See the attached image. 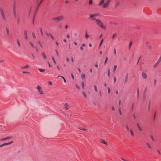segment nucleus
I'll use <instances>...</instances> for the list:
<instances>
[{
	"label": "nucleus",
	"instance_id": "obj_1",
	"mask_svg": "<svg viewBox=\"0 0 161 161\" xmlns=\"http://www.w3.org/2000/svg\"><path fill=\"white\" fill-rule=\"evenodd\" d=\"M95 22L96 24L101 28L105 30L106 26L103 25V22L99 19H96Z\"/></svg>",
	"mask_w": 161,
	"mask_h": 161
},
{
	"label": "nucleus",
	"instance_id": "obj_2",
	"mask_svg": "<svg viewBox=\"0 0 161 161\" xmlns=\"http://www.w3.org/2000/svg\"><path fill=\"white\" fill-rule=\"evenodd\" d=\"M64 19V17L63 15H60L58 16L57 17L53 18L52 19L57 21H59L63 20Z\"/></svg>",
	"mask_w": 161,
	"mask_h": 161
},
{
	"label": "nucleus",
	"instance_id": "obj_3",
	"mask_svg": "<svg viewBox=\"0 0 161 161\" xmlns=\"http://www.w3.org/2000/svg\"><path fill=\"white\" fill-rule=\"evenodd\" d=\"M99 14H90V15L89 16V19H91L92 20H96V19H96V18H93L94 17L97 16Z\"/></svg>",
	"mask_w": 161,
	"mask_h": 161
},
{
	"label": "nucleus",
	"instance_id": "obj_4",
	"mask_svg": "<svg viewBox=\"0 0 161 161\" xmlns=\"http://www.w3.org/2000/svg\"><path fill=\"white\" fill-rule=\"evenodd\" d=\"M110 0H108L106 3H105L103 6V8H106L109 6L110 3Z\"/></svg>",
	"mask_w": 161,
	"mask_h": 161
},
{
	"label": "nucleus",
	"instance_id": "obj_5",
	"mask_svg": "<svg viewBox=\"0 0 161 161\" xmlns=\"http://www.w3.org/2000/svg\"><path fill=\"white\" fill-rule=\"evenodd\" d=\"M0 11L2 15V18L4 20H6V18L5 15L4 11L2 10V8H0Z\"/></svg>",
	"mask_w": 161,
	"mask_h": 161
},
{
	"label": "nucleus",
	"instance_id": "obj_6",
	"mask_svg": "<svg viewBox=\"0 0 161 161\" xmlns=\"http://www.w3.org/2000/svg\"><path fill=\"white\" fill-rule=\"evenodd\" d=\"M69 105L67 103H65L64 104V108H65V110H67L69 109Z\"/></svg>",
	"mask_w": 161,
	"mask_h": 161
},
{
	"label": "nucleus",
	"instance_id": "obj_7",
	"mask_svg": "<svg viewBox=\"0 0 161 161\" xmlns=\"http://www.w3.org/2000/svg\"><path fill=\"white\" fill-rule=\"evenodd\" d=\"M142 76L143 78L146 79L147 78V76L146 74L144 73H142Z\"/></svg>",
	"mask_w": 161,
	"mask_h": 161
},
{
	"label": "nucleus",
	"instance_id": "obj_8",
	"mask_svg": "<svg viewBox=\"0 0 161 161\" xmlns=\"http://www.w3.org/2000/svg\"><path fill=\"white\" fill-rule=\"evenodd\" d=\"M128 73H127L126 74V76L125 77V83H126L127 81L128 80Z\"/></svg>",
	"mask_w": 161,
	"mask_h": 161
},
{
	"label": "nucleus",
	"instance_id": "obj_9",
	"mask_svg": "<svg viewBox=\"0 0 161 161\" xmlns=\"http://www.w3.org/2000/svg\"><path fill=\"white\" fill-rule=\"evenodd\" d=\"M24 37L25 39L27 40L28 38L27 36V32L26 31H24Z\"/></svg>",
	"mask_w": 161,
	"mask_h": 161
},
{
	"label": "nucleus",
	"instance_id": "obj_10",
	"mask_svg": "<svg viewBox=\"0 0 161 161\" xmlns=\"http://www.w3.org/2000/svg\"><path fill=\"white\" fill-rule=\"evenodd\" d=\"M42 56L44 59H46L47 58V56L44 53H43L42 54Z\"/></svg>",
	"mask_w": 161,
	"mask_h": 161
},
{
	"label": "nucleus",
	"instance_id": "obj_11",
	"mask_svg": "<svg viewBox=\"0 0 161 161\" xmlns=\"http://www.w3.org/2000/svg\"><path fill=\"white\" fill-rule=\"evenodd\" d=\"M10 138H11V137H6V138H3L1 139H0V141H4L5 140L8 139Z\"/></svg>",
	"mask_w": 161,
	"mask_h": 161
},
{
	"label": "nucleus",
	"instance_id": "obj_12",
	"mask_svg": "<svg viewBox=\"0 0 161 161\" xmlns=\"http://www.w3.org/2000/svg\"><path fill=\"white\" fill-rule=\"evenodd\" d=\"M104 2V0H101V2H100V3H99V5L101 6L102 5H103Z\"/></svg>",
	"mask_w": 161,
	"mask_h": 161
},
{
	"label": "nucleus",
	"instance_id": "obj_13",
	"mask_svg": "<svg viewBox=\"0 0 161 161\" xmlns=\"http://www.w3.org/2000/svg\"><path fill=\"white\" fill-rule=\"evenodd\" d=\"M32 36L34 39H36V36L35 34V33L34 32H32Z\"/></svg>",
	"mask_w": 161,
	"mask_h": 161
},
{
	"label": "nucleus",
	"instance_id": "obj_14",
	"mask_svg": "<svg viewBox=\"0 0 161 161\" xmlns=\"http://www.w3.org/2000/svg\"><path fill=\"white\" fill-rule=\"evenodd\" d=\"M38 70L40 72H43L45 71V69H40V68L38 69Z\"/></svg>",
	"mask_w": 161,
	"mask_h": 161
},
{
	"label": "nucleus",
	"instance_id": "obj_15",
	"mask_svg": "<svg viewBox=\"0 0 161 161\" xmlns=\"http://www.w3.org/2000/svg\"><path fill=\"white\" fill-rule=\"evenodd\" d=\"M147 46L148 50H151L152 49V47L150 45H147Z\"/></svg>",
	"mask_w": 161,
	"mask_h": 161
},
{
	"label": "nucleus",
	"instance_id": "obj_16",
	"mask_svg": "<svg viewBox=\"0 0 161 161\" xmlns=\"http://www.w3.org/2000/svg\"><path fill=\"white\" fill-rule=\"evenodd\" d=\"M159 63H158V62H157L154 65L153 68H155L157 67V66H158V65L159 64Z\"/></svg>",
	"mask_w": 161,
	"mask_h": 161
},
{
	"label": "nucleus",
	"instance_id": "obj_17",
	"mask_svg": "<svg viewBox=\"0 0 161 161\" xmlns=\"http://www.w3.org/2000/svg\"><path fill=\"white\" fill-rule=\"evenodd\" d=\"M116 68H117V66L116 65H115L114 67V69H113V72H114L115 71Z\"/></svg>",
	"mask_w": 161,
	"mask_h": 161
},
{
	"label": "nucleus",
	"instance_id": "obj_18",
	"mask_svg": "<svg viewBox=\"0 0 161 161\" xmlns=\"http://www.w3.org/2000/svg\"><path fill=\"white\" fill-rule=\"evenodd\" d=\"M6 32H7V35L8 36H9V31L8 29V28H6Z\"/></svg>",
	"mask_w": 161,
	"mask_h": 161
},
{
	"label": "nucleus",
	"instance_id": "obj_19",
	"mask_svg": "<svg viewBox=\"0 0 161 161\" xmlns=\"http://www.w3.org/2000/svg\"><path fill=\"white\" fill-rule=\"evenodd\" d=\"M45 34L46 35V36H47V37H49V36H51L52 35L51 34H48V33H47V32H45Z\"/></svg>",
	"mask_w": 161,
	"mask_h": 161
},
{
	"label": "nucleus",
	"instance_id": "obj_20",
	"mask_svg": "<svg viewBox=\"0 0 161 161\" xmlns=\"http://www.w3.org/2000/svg\"><path fill=\"white\" fill-rule=\"evenodd\" d=\"M17 43L18 45V46L19 47H21V45L20 44V42L18 40H17Z\"/></svg>",
	"mask_w": 161,
	"mask_h": 161
},
{
	"label": "nucleus",
	"instance_id": "obj_21",
	"mask_svg": "<svg viewBox=\"0 0 161 161\" xmlns=\"http://www.w3.org/2000/svg\"><path fill=\"white\" fill-rule=\"evenodd\" d=\"M101 142L102 143H103L104 144H106V145H107V143L106 142H105L103 140H102L101 141Z\"/></svg>",
	"mask_w": 161,
	"mask_h": 161
},
{
	"label": "nucleus",
	"instance_id": "obj_22",
	"mask_svg": "<svg viewBox=\"0 0 161 161\" xmlns=\"http://www.w3.org/2000/svg\"><path fill=\"white\" fill-rule=\"evenodd\" d=\"M137 127H138V129L140 131H142V128L140 127L139 125L138 124H137Z\"/></svg>",
	"mask_w": 161,
	"mask_h": 161
},
{
	"label": "nucleus",
	"instance_id": "obj_23",
	"mask_svg": "<svg viewBox=\"0 0 161 161\" xmlns=\"http://www.w3.org/2000/svg\"><path fill=\"white\" fill-rule=\"evenodd\" d=\"M86 77L85 75V74H82L81 75V78L82 79H84Z\"/></svg>",
	"mask_w": 161,
	"mask_h": 161
},
{
	"label": "nucleus",
	"instance_id": "obj_24",
	"mask_svg": "<svg viewBox=\"0 0 161 161\" xmlns=\"http://www.w3.org/2000/svg\"><path fill=\"white\" fill-rule=\"evenodd\" d=\"M43 0H41L40 1V3H39L37 8V9H38V8H39V7L40 6V5L41 3H42V2L43 1Z\"/></svg>",
	"mask_w": 161,
	"mask_h": 161
},
{
	"label": "nucleus",
	"instance_id": "obj_25",
	"mask_svg": "<svg viewBox=\"0 0 161 161\" xmlns=\"http://www.w3.org/2000/svg\"><path fill=\"white\" fill-rule=\"evenodd\" d=\"M52 60H53V62L54 63V64H56V61H55V60L54 59V58L53 57H52Z\"/></svg>",
	"mask_w": 161,
	"mask_h": 161
},
{
	"label": "nucleus",
	"instance_id": "obj_26",
	"mask_svg": "<svg viewBox=\"0 0 161 161\" xmlns=\"http://www.w3.org/2000/svg\"><path fill=\"white\" fill-rule=\"evenodd\" d=\"M108 59L107 57H106L104 62V64H107L108 61Z\"/></svg>",
	"mask_w": 161,
	"mask_h": 161
},
{
	"label": "nucleus",
	"instance_id": "obj_27",
	"mask_svg": "<svg viewBox=\"0 0 161 161\" xmlns=\"http://www.w3.org/2000/svg\"><path fill=\"white\" fill-rule=\"evenodd\" d=\"M13 12H16V7H13Z\"/></svg>",
	"mask_w": 161,
	"mask_h": 161
},
{
	"label": "nucleus",
	"instance_id": "obj_28",
	"mask_svg": "<svg viewBox=\"0 0 161 161\" xmlns=\"http://www.w3.org/2000/svg\"><path fill=\"white\" fill-rule=\"evenodd\" d=\"M29 66L27 65H26L25 67H21L22 69H25L28 68Z\"/></svg>",
	"mask_w": 161,
	"mask_h": 161
},
{
	"label": "nucleus",
	"instance_id": "obj_29",
	"mask_svg": "<svg viewBox=\"0 0 161 161\" xmlns=\"http://www.w3.org/2000/svg\"><path fill=\"white\" fill-rule=\"evenodd\" d=\"M137 97H138L139 95V89L138 88H137Z\"/></svg>",
	"mask_w": 161,
	"mask_h": 161
},
{
	"label": "nucleus",
	"instance_id": "obj_30",
	"mask_svg": "<svg viewBox=\"0 0 161 161\" xmlns=\"http://www.w3.org/2000/svg\"><path fill=\"white\" fill-rule=\"evenodd\" d=\"M61 77L63 79L64 82V83L66 82V80L64 76H61Z\"/></svg>",
	"mask_w": 161,
	"mask_h": 161
},
{
	"label": "nucleus",
	"instance_id": "obj_31",
	"mask_svg": "<svg viewBox=\"0 0 161 161\" xmlns=\"http://www.w3.org/2000/svg\"><path fill=\"white\" fill-rule=\"evenodd\" d=\"M130 133L131 135L132 136H134V133L133 132L132 130H130Z\"/></svg>",
	"mask_w": 161,
	"mask_h": 161
},
{
	"label": "nucleus",
	"instance_id": "obj_32",
	"mask_svg": "<svg viewBox=\"0 0 161 161\" xmlns=\"http://www.w3.org/2000/svg\"><path fill=\"white\" fill-rule=\"evenodd\" d=\"M161 62V56H160V57L158 60L157 62L158 63H160Z\"/></svg>",
	"mask_w": 161,
	"mask_h": 161
},
{
	"label": "nucleus",
	"instance_id": "obj_33",
	"mask_svg": "<svg viewBox=\"0 0 161 161\" xmlns=\"http://www.w3.org/2000/svg\"><path fill=\"white\" fill-rule=\"evenodd\" d=\"M147 147L150 149H151L152 148L150 146V144L148 143H147Z\"/></svg>",
	"mask_w": 161,
	"mask_h": 161
},
{
	"label": "nucleus",
	"instance_id": "obj_34",
	"mask_svg": "<svg viewBox=\"0 0 161 161\" xmlns=\"http://www.w3.org/2000/svg\"><path fill=\"white\" fill-rule=\"evenodd\" d=\"M40 32H41V35H42V36H43V32H42V28H40Z\"/></svg>",
	"mask_w": 161,
	"mask_h": 161
},
{
	"label": "nucleus",
	"instance_id": "obj_35",
	"mask_svg": "<svg viewBox=\"0 0 161 161\" xmlns=\"http://www.w3.org/2000/svg\"><path fill=\"white\" fill-rule=\"evenodd\" d=\"M38 92L39 94H43V93L42 90H39Z\"/></svg>",
	"mask_w": 161,
	"mask_h": 161
},
{
	"label": "nucleus",
	"instance_id": "obj_36",
	"mask_svg": "<svg viewBox=\"0 0 161 161\" xmlns=\"http://www.w3.org/2000/svg\"><path fill=\"white\" fill-rule=\"evenodd\" d=\"M110 92V88L109 87L108 88V93L109 94Z\"/></svg>",
	"mask_w": 161,
	"mask_h": 161
},
{
	"label": "nucleus",
	"instance_id": "obj_37",
	"mask_svg": "<svg viewBox=\"0 0 161 161\" xmlns=\"http://www.w3.org/2000/svg\"><path fill=\"white\" fill-rule=\"evenodd\" d=\"M30 44L31 45V46L32 47H35V46H34V45H33V44L32 43V42H30Z\"/></svg>",
	"mask_w": 161,
	"mask_h": 161
},
{
	"label": "nucleus",
	"instance_id": "obj_38",
	"mask_svg": "<svg viewBox=\"0 0 161 161\" xmlns=\"http://www.w3.org/2000/svg\"><path fill=\"white\" fill-rule=\"evenodd\" d=\"M82 87L83 89L84 88V84L83 82H82L81 83Z\"/></svg>",
	"mask_w": 161,
	"mask_h": 161
},
{
	"label": "nucleus",
	"instance_id": "obj_39",
	"mask_svg": "<svg viewBox=\"0 0 161 161\" xmlns=\"http://www.w3.org/2000/svg\"><path fill=\"white\" fill-rule=\"evenodd\" d=\"M94 88L95 91L96 92H97V86H94Z\"/></svg>",
	"mask_w": 161,
	"mask_h": 161
},
{
	"label": "nucleus",
	"instance_id": "obj_40",
	"mask_svg": "<svg viewBox=\"0 0 161 161\" xmlns=\"http://www.w3.org/2000/svg\"><path fill=\"white\" fill-rule=\"evenodd\" d=\"M38 43L39 44L40 46H41V47L42 48L43 47V46L42 45V44H41V42H38Z\"/></svg>",
	"mask_w": 161,
	"mask_h": 161
},
{
	"label": "nucleus",
	"instance_id": "obj_41",
	"mask_svg": "<svg viewBox=\"0 0 161 161\" xmlns=\"http://www.w3.org/2000/svg\"><path fill=\"white\" fill-rule=\"evenodd\" d=\"M132 44V43L131 42H130V43L129 45V49L131 48Z\"/></svg>",
	"mask_w": 161,
	"mask_h": 161
},
{
	"label": "nucleus",
	"instance_id": "obj_42",
	"mask_svg": "<svg viewBox=\"0 0 161 161\" xmlns=\"http://www.w3.org/2000/svg\"><path fill=\"white\" fill-rule=\"evenodd\" d=\"M36 88L38 90H40L41 89V87L39 85H38V86H37Z\"/></svg>",
	"mask_w": 161,
	"mask_h": 161
},
{
	"label": "nucleus",
	"instance_id": "obj_43",
	"mask_svg": "<svg viewBox=\"0 0 161 161\" xmlns=\"http://www.w3.org/2000/svg\"><path fill=\"white\" fill-rule=\"evenodd\" d=\"M92 0H89V5H91L92 4Z\"/></svg>",
	"mask_w": 161,
	"mask_h": 161
},
{
	"label": "nucleus",
	"instance_id": "obj_44",
	"mask_svg": "<svg viewBox=\"0 0 161 161\" xmlns=\"http://www.w3.org/2000/svg\"><path fill=\"white\" fill-rule=\"evenodd\" d=\"M119 3H120L119 2H117L116 3V7H117L119 4Z\"/></svg>",
	"mask_w": 161,
	"mask_h": 161
},
{
	"label": "nucleus",
	"instance_id": "obj_45",
	"mask_svg": "<svg viewBox=\"0 0 161 161\" xmlns=\"http://www.w3.org/2000/svg\"><path fill=\"white\" fill-rule=\"evenodd\" d=\"M82 94L84 96V97H85L86 98L87 97V96H86V94H85V93L84 92H82Z\"/></svg>",
	"mask_w": 161,
	"mask_h": 161
},
{
	"label": "nucleus",
	"instance_id": "obj_46",
	"mask_svg": "<svg viewBox=\"0 0 161 161\" xmlns=\"http://www.w3.org/2000/svg\"><path fill=\"white\" fill-rule=\"evenodd\" d=\"M103 39H102L101 41V42L100 43V44H99V47H100V46H101V44H102L103 42Z\"/></svg>",
	"mask_w": 161,
	"mask_h": 161
},
{
	"label": "nucleus",
	"instance_id": "obj_47",
	"mask_svg": "<svg viewBox=\"0 0 161 161\" xmlns=\"http://www.w3.org/2000/svg\"><path fill=\"white\" fill-rule=\"evenodd\" d=\"M85 36L86 38H88L89 37V36L87 34V32L86 31V33Z\"/></svg>",
	"mask_w": 161,
	"mask_h": 161
},
{
	"label": "nucleus",
	"instance_id": "obj_48",
	"mask_svg": "<svg viewBox=\"0 0 161 161\" xmlns=\"http://www.w3.org/2000/svg\"><path fill=\"white\" fill-rule=\"evenodd\" d=\"M114 53L115 55H116V50L115 49H114Z\"/></svg>",
	"mask_w": 161,
	"mask_h": 161
},
{
	"label": "nucleus",
	"instance_id": "obj_49",
	"mask_svg": "<svg viewBox=\"0 0 161 161\" xmlns=\"http://www.w3.org/2000/svg\"><path fill=\"white\" fill-rule=\"evenodd\" d=\"M55 51L56 53L57 56H58L59 55H58V52L57 50V49H56L55 50Z\"/></svg>",
	"mask_w": 161,
	"mask_h": 161
},
{
	"label": "nucleus",
	"instance_id": "obj_50",
	"mask_svg": "<svg viewBox=\"0 0 161 161\" xmlns=\"http://www.w3.org/2000/svg\"><path fill=\"white\" fill-rule=\"evenodd\" d=\"M116 81V78L115 77H114V82L115 83Z\"/></svg>",
	"mask_w": 161,
	"mask_h": 161
},
{
	"label": "nucleus",
	"instance_id": "obj_51",
	"mask_svg": "<svg viewBox=\"0 0 161 161\" xmlns=\"http://www.w3.org/2000/svg\"><path fill=\"white\" fill-rule=\"evenodd\" d=\"M110 75V69H109L108 71V76H109Z\"/></svg>",
	"mask_w": 161,
	"mask_h": 161
},
{
	"label": "nucleus",
	"instance_id": "obj_52",
	"mask_svg": "<svg viewBox=\"0 0 161 161\" xmlns=\"http://www.w3.org/2000/svg\"><path fill=\"white\" fill-rule=\"evenodd\" d=\"M156 80H154V86H155L156 84Z\"/></svg>",
	"mask_w": 161,
	"mask_h": 161
},
{
	"label": "nucleus",
	"instance_id": "obj_53",
	"mask_svg": "<svg viewBox=\"0 0 161 161\" xmlns=\"http://www.w3.org/2000/svg\"><path fill=\"white\" fill-rule=\"evenodd\" d=\"M13 7H16V2L14 1V2Z\"/></svg>",
	"mask_w": 161,
	"mask_h": 161
},
{
	"label": "nucleus",
	"instance_id": "obj_54",
	"mask_svg": "<svg viewBox=\"0 0 161 161\" xmlns=\"http://www.w3.org/2000/svg\"><path fill=\"white\" fill-rule=\"evenodd\" d=\"M14 14V16L15 18H16L17 15L16 14V12L13 13Z\"/></svg>",
	"mask_w": 161,
	"mask_h": 161
},
{
	"label": "nucleus",
	"instance_id": "obj_55",
	"mask_svg": "<svg viewBox=\"0 0 161 161\" xmlns=\"http://www.w3.org/2000/svg\"><path fill=\"white\" fill-rule=\"evenodd\" d=\"M116 34H115L114 35H113L112 36V39H114V37L116 36Z\"/></svg>",
	"mask_w": 161,
	"mask_h": 161
},
{
	"label": "nucleus",
	"instance_id": "obj_56",
	"mask_svg": "<svg viewBox=\"0 0 161 161\" xmlns=\"http://www.w3.org/2000/svg\"><path fill=\"white\" fill-rule=\"evenodd\" d=\"M133 106H134V103H133L132 104L131 108V110L132 111L133 110Z\"/></svg>",
	"mask_w": 161,
	"mask_h": 161
},
{
	"label": "nucleus",
	"instance_id": "obj_57",
	"mask_svg": "<svg viewBox=\"0 0 161 161\" xmlns=\"http://www.w3.org/2000/svg\"><path fill=\"white\" fill-rule=\"evenodd\" d=\"M151 137L152 139V140L153 141H155V139H154V138L152 136H151Z\"/></svg>",
	"mask_w": 161,
	"mask_h": 161
},
{
	"label": "nucleus",
	"instance_id": "obj_58",
	"mask_svg": "<svg viewBox=\"0 0 161 161\" xmlns=\"http://www.w3.org/2000/svg\"><path fill=\"white\" fill-rule=\"evenodd\" d=\"M4 146H6L9 145V143H4Z\"/></svg>",
	"mask_w": 161,
	"mask_h": 161
},
{
	"label": "nucleus",
	"instance_id": "obj_59",
	"mask_svg": "<svg viewBox=\"0 0 161 161\" xmlns=\"http://www.w3.org/2000/svg\"><path fill=\"white\" fill-rule=\"evenodd\" d=\"M119 113L120 114V115H121L122 114V113H121V111L120 110V108H119Z\"/></svg>",
	"mask_w": 161,
	"mask_h": 161
},
{
	"label": "nucleus",
	"instance_id": "obj_60",
	"mask_svg": "<svg viewBox=\"0 0 161 161\" xmlns=\"http://www.w3.org/2000/svg\"><path fill=\"white\" fill-rule=\"evenodd\" d=\"M66 61L68 62H69V58H68V57H67L66 58Z\"/></svg>",
	"mask_w": 161,
	"mask_h": 161
},
{
	"label": "nucleus",
	"instance_id": "obj_61",
	"mask_svg": "<svg viewBox=\"0 0 161 161\" xmlns=\"http://www.w3.org/2000/svg\"><path fill=\"white\" fill-rule=\"evenodd\" d=\"M71 77H72V78L73 79H74V76L73 75V74H71Z\"/></svg>",
	"mask_w": 161,
	"mask_h": 161
},
{
	"label": "nucleus",
	"instance_id": "obj_62",
	"mask_svg": "<svg viewBox=\"0 0 161 161\" xmlns=\"http://www.w3.org/2000/svg\"><path fill=\"white\" fill-rule=\"evenodd\" d=\"M146 98V96L145 95H144L143 97V100L144 101L145 100Z\"/></svg>",
	"mask_w": 161,
	"mask_h": 161
},
{
	"label": "nucleus",
	"instance_id": "obj_63",
	"mask_svg": "<svg viewBox=\"0 0 161 161\" xmlns=\"http://www.w3.org/2000/svg\"><path fill=\"white\" fill-rule=\"evenodd\" d=\"M66 36H67V37L68 38H69V37H70V36H69V34H67V35Z\"/></svg>",
	"mask_w": 161,
	"mask_h": 161
},
{
	"label": "nucleus",
	"instance_id": "obj_64",
	"mask_svg": "<svg viewBox=\"0 0 161 161\" xmlns=\"http://www.w3.org/2000/svg\"><path fill=\"white\" fill-rule=\"evenodd\" d=\"M56 45L57 46H59V43H58V42H56Z\"/></svg>",
	"mask_w": 161,
	"mask_h": 161
}]
</instances>
